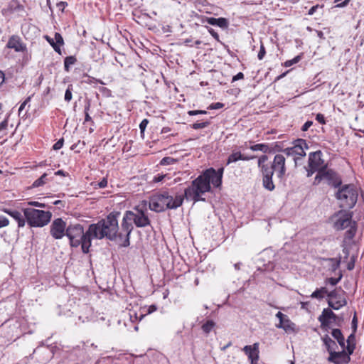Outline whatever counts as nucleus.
Wrapping results in <instances>:
<instances>
[{
	"instance_id": "nucleus-46",
	"label": "nucleus",
	"mask_w": 364,
	"mask_h": 364,
	"mask_svg": "<svg viewBox=\"0 0 364 364\" xmlns=\"http://www.w3.org/2000/svg\"><path fill=\"white\" fill-rule=\"evenodd\" d=\"M223 107H224V104H223L221 102H216V103L211 104L208 107V109H218L223 108Z\"/></svg>"
},
{
	"instance_id": "nucleus-24",
	"label": "nucleus",
	"mask_w": 364,
	"mask_h": 364,
	"mask_svg": "<svg viewBox=\"0 0 364 364\" xmlns=\"http://www.w3.org/2000/svg\"><path fill=\"white\" fill-rule=\"evenodd\" d=\"M338 354H339V355H338V361L336 362V364H348L350 361V357L345 350L338 352Z\"/></svg>"
},
{
	"instance_id": "nucleus-31",
	"label": "nucleus",
	"mask_w": 364,
	"mask_h": 364,
	"mask_svg": "<svg viewBox=\"0 0 364 364\" xmlns=\"http://www.w3.org/2000/svg\"><path fill=\"white\" fill-rule=\"evenodd\" d=\"M215 326V323L213 321H208L206 323L203 324L202 329L205 333H210Z\"/></svg>"
},
{
	"instance_id": "nucleus-38",
	"label": "nucleus",
	"mask_w": 364,
	"mask_h": 364,
	"mask_svg": "<svg viewBox=\"0 0 364 364\" xmlns=\"http://www.w3.org/2000/svg\"><path fill=\"white\" fill-rule=\"evenodd\" d=\"M55 43L60 47L64 44L63 38L59 33H55L54 36Z\"/></svg>"
},
{
	"instance_id": "nucleus-15",
	"label": "nucleus",
	"mask_w": 364,
	"mask_h": 364,
	"mask_svg": "<svg viewBox=\"0 0 364 364\" xmlns=\"http://www.w3.org/2000/svg\"><path fill=\"white\" fill-rule=\"evenodd\" d=\"M1 12L5 16L14 14H17V15L21 16L22 13L24 12V7L20 4L18 1L13 0L9 4L6 8L2 9Z\"/></svg>"
},
{
	"instance_id": "nucleus-35",
	"label": "nucleus",
	"mask_w": 364,
	"mask_h": 364,
	"mask_svg": "<svg viewBox=\"0 0 364 364\" xmlns=\"http://www.w3.org/2000/svg\"><path fill=\"white\" fill-rule=\"evenodd\" d=\"M301 56L297 55L295 58H294L292 60H287L284 63V66L290 67V66L293 65L294 64L299 63L301 60Z\"/></svg>"
},
{
	"instance_id": "nucleus-19",
	"label": "nucleus",
	"mask_w": 364,
	"mask_h": 364,
	"mask_svg": "<svg viewBox=\"0 0 364 364\" xmlns=\"http://www.w3.org/2000/svg\"><path fill=\"white\" fill-rule=\"evenodd\" d=\"M203 21L212 26H217L222 29H227L229 26V21L223 17L218 18L213 17H206Z\"/></svg>"
},
{
	"instance_id": "nucleus-1",
	"label": "nucleus",
	"mask_w": 364,
	"mask_h": 364,
	"mask_svg": "<svg viewBox=\"0 0 364 364\" xmlns=\"http://www.w3.org/2000/svg\"><path fill=\"white\" fill-rule=\"evenodd\" d=\"M119 211L111 212L105 218L99 220L97 223L90 225V232L93 239L102 240L107 238L111 241H117L120 246L127 247L130 245H125L124 232L119 226L118 218Z\"/></svg>"
},
{
	"instance_id": "nucleus-21",
	"label": "nucleus",
	"mask_w": 364,
	"mask_h": 364,
	"mask_svg": "<svg viewBox=\"0 0 364 364\" xmlns=\"http://www.w3.org/2000/svg\"><path fill=\"white\" fill-rule=\"evenodd\" d=\"M293 147L294 151L295 156H306V152L304 149H308V146L306 143V141L304 139H298L296 141V144Z\"/></svg>"
},
{
	"instance_id": "nucleus-55",
	"label": "nucleus",
	"mask_w": 364,
	"mask_h": 364,
	"mask_svg": "<svg viewBox=\"0 0 364 364\" xmlns=\"http://www.w3.org/2000/svg\"><path fill=\"white\" fill-rule=\"evenodd\" d=\"M341 279V277L339 278H333V277H331V278H328V282L331 284L332 286H335L336 285L338 282L340 281Z\"/></svg>"
},
{
	"instance_id": "nucleus-64",
	"label": "nucleus",
	"mask_w": 364,
	"mask_h": 364,
	"mask_svg": "<svg viewBox=\"0 0 364 364\" xmlns=\"http://www.w3.org/2000/svg\"><path fill=\"white\" fill-rule=\"evenodd\" d=\"M318 7H319V5H318V4H317V5H315V6H312V7L309 9V12H308V14H309V15H310V16L313 15V14L316 12V9H317Z\"/></svg>"
},
{
	"instance_id": "nucleus-39",
	"label": "nucleus",
	"mask_w": 364,
	"mask_h": 364,
	"mask_svg": "<svg viewBox=\"0 0 364 364\" xmlns=\"http://www.w3.org/2000/svg\"><path fill=\"white\" fill-rule=\"evenodd\" d=\"M9 225V219L4 215H0V228L7 227Z\"/></svg>"
},
{
	"instance_id": "nucleus-63",
	"label": "nucleus",
	"mask_w": 364,
	"mask_h": 364,
	"mask_svg": "<svg viewBox=\"0 0 364 364\" xmlns=\"http://www.w3.org/2000/svg\"><path fill=\"white\" fill-rule=\"evenodd\" d=\"M165 176H166L165 175H158L157 176L154 177V178L153 179V181L155 183L162 181L163 179L165 178Z\"/></svg>"
},
{
	"instance_id": "nucleus-14",
	"label": "nucleus",
	"mask_w": 364,
	"mask_h": 364,
	"mask_svg": "<svg viewBox=\"0 0 364 364\" xmlns=\"http://www.w3.org/2000/svg\"><path fill=\"white\" fill-rule=\"evenodd\" d=\"M6 47L14 49L16 52H26L27 50L26 45L16 35H13L9 38Z\"/></svg>"
},
{
	"instance_id": "nucleus-27",
	"label": "nucleus",
	"mask_w": 364,
	"mask_h": 364,
	"mask_svg": "<svg viewBox=\"0 0 364 364\" xmlns=\"http://www.w3.org/2000/svg\"><path fill=\"white\" fill-rule=\"evenodd\" d=\"M77 62V59L75 56H68L64 60V68L65 70L69 71L70 66L74 65Z\"/></svg>"
},
{
	"instance_id": "nucleus-3",
	"label": "nucleus",
	"mask_w": 364,
	"mask_h": 364,
	"mask_svg": "<svg viewBox=\"0 0 364 364\" xmlns=\"http://www.w3.org/2000/svg\"><path fill=\"white\" fill-rule=\"evenodd\" d=\"M267 159L268 156L267 155H262L258 159V166L260 168L262 175V185L264 188L269 191H272L275 188L272 181L274 173L279 179H282L286 174V159L284 154H278L274 156L271 164H265Z\"/></svg>"
},
{
	"instance_id": "nucleus-34",
	"label": "nucleus",
	"mask_w": 364,
	"mask_h": 364,
	"mask_svg": "<svg viewBox=\"0 0 364 364\" xmlns=\"http://www.w3.org/2000/svg\"><path fill=\"white\" fill-rule=\"evenodd\" d=\"M210 124L209 122H196L191 125L192 128L194 129H200L207 127Z\"/></svg>"
},
{
	"instance_id": "nucleus-49",
	"label": "nucleus",
	"mask_w": 364,
	"mask_h": 364,
	"mask_svg": "<svg viewBox=\"0 0 364 364\" xmlns=\"http://www.w3.org/2000/svg\"><path fill=\"white\" fill-rule=\"evenodd\" d=\"M355 348V344H347L346 352L350 356V355L353 354Z\"/></svg>"
},
{
	"instance_id": "nucleus-33",
	"label": "nucleus",
	"mask_w": 364,
	"mask_h": 364,
	"mask_svg": "<svg viewBox=\"0 0 364 364\" xmlns=\"http://www.w3.org/2000/svg\"><path fill=\"white\" fill-rule=\"evenodd\" d=\"M328 352L329 353V357L328 358V360L329 362L336 364V362L338 361V355H339V354H338V352H336V350H329Z\"/></svg>"
},
{
	"instance_id": "nucleus-37",
	"label": "nucleus",
	"mask_w": 364,
	"mask_h": 364,
	"mask_svg": "<svg viewBox=\"0 0 364 364\" xmlns=\"http://www.w3.org/2000/svg\"><path fill=\"white\" fill-rule=\"evenodd\" d=\"M72 85H69L65 93V100L66 102H70L72 100Z\"/></svg>"
},
{
	"instance_id": "nucleus-18",
	"label": "nucleus",
	"mask_w": 364,
	"mask_h": 364,
	"mask_svg": "<svg viewBox=\"0 0 364 364\" xmlns=\"http://www.w3.org/2000/svg\"><path fill=\"white\" fill-rule=\"evenodd\" d=\"M2 211L16 220L18 223V228H23L25 226L26 220L24 215H23L21 212L8 208H4Z\"/></svg>"
},
{
	"instance_id": "nucleus-47",
	"label": "nucleus",
	"mask_w": 364,
	"mask_h": 364,
	"mask_svg": "<svg viewBox=\"0 0 364 364\" xmlns=\"http://www.w3.org/2000/svg\"><path fill=\"white\" fill-rule=\"evenodd\" d=\"M31 97H28L24 102L20 105V107L18 109V114L20 115L22 110L24 109L25 106L31 101Z\"/></svg>"
},
{
	"instance_id": "nucleus-11",
	"label": "nucleus",
	"mask_w": 364,
	"mask_h": 364,
	"mask_svg": "<svg viewBox=\"0 0 364 364\" xmlns=\"http://www.w3.org/2000/svg\"><path fill=\"white\" fill-rule=\"evenodd\" d=\"M67 227L66 223L62 218H56L50 225V235L56 240L61 239L66 234Z\"/></svg>"
},
{
	"instance_id": "nucleus-23",
	"label": "nucleus",
	"mask_w": 364,
	"mask_h": 364,
	"mask_svg": "<svg viewBox=\"0 0 364 364\" xmlns=\"http://www.w3.org/2000/svg\"><path fill=\"white\" fill-rule=\"evenodd\" d=\"M323 344L325 345L328 351L336 350L338 348L336 343L332 340L328 335H324L321 338Z\"/></svg>"
},
{
	"instance_id": "nucleus-2",
	"label": "nucleus",
	"mask_w": 364,
	"mask_h": 364,
	"mask_svg": "<svg viewBox=\"0 0 364 364\" xmlns=\"http://www.w3.org/2000/svg\"><path fill=\"white\" fill-rule=\"evenodd\" d=\"M223 168L215 171L210 168L205 170L202 174L198 176L191 182V185L185 189V196L187 200H192L193 203L205 201L202 196L211 191L212 183L215 187H220L222 183Z\"/></svg>"
},
{
	"instance_id": "nucleus-62",
	"label": "nucleus",
	"mask_w": 364,
	"mask_h": 364,
	"mask_svg": "<svg viewBox=\"0 0 364 364\" xmlns=\"http://www.w3.org/2000/svg\"><path fill=\"white\" fill-rule=\"evenodd\" d=\"M276 316L277 318H279V322L282 321L284 319L286 318V317H287V315L282 314L281 311H278L276 314Z\"/></svg>"
},
{
	"instance_id": "nucleus-12",
	"label": "nucleus",
	"mask_w": 364,
	"mask_h": 364,
	"mask_svg": "<svg viewBox=\"0 0 364 364\" xmlns=\"http://www.w3.org/2000/svg\"><path fill=\"white\" fill-rule=\"evenodd\" d=\"M343 293L341 294L338 291L333 290L328 294V305L334 310H338L341 307L347 304L346 298L343 296Z\"/></svg>"
},
{
	"instance_id": "nucleus-17",
	"label": "nucleus",
	"mask_w": 364,
	"mask_h": 364,
	"mask_svg": "<svg viewBox=\"0 0 364 364\" xmlns=\"http://www.w3.org/2000/svg\"><path fill=\"white\" fill-rule=\"evenodd\" d=\"M336 318L337 316L331 309L327 308L323 310L318 319L321 323V327L327 329V328H329L330 319L336 320Z\"/></svg>"
},
{
	"instance_id": "nucleus-8",
	"label": "nucleus",
	"mask_w": 364,
	"mask_h": 364,
	"mask_svg": "<svg viewBox=\"0 0 364 364\" xmlns=\"http://www.w3.org/2000/svg\"><path fill=\"white\" fill-rule=\"evenodd\" d=\"M358 196L357 188L351 184L343 186L336 194L339 200V206L343 209L353 208L357 203Z\"/></svg>"
},
{
	"instance_id": "nucleus-41",
	"label": "nucleus",
	"mask_w": 364,
	"mask_h": 364,
	"mask_svg": "<svg viewBox=\"0 0 364 364\" xmlns=\"http://www.w3.org/2000/svg\"><path fill=\"white\" fill-rule=\"evenodd\" d=\"M90 102H88L85 107V122H90V121H92V118L89 115V113H88V111L90 109Z\"/></svg>"
},
{
	"instance_id": "nucleus-52",
	"label": "nucleus",
	"mask_w": 364,
	"mask_h": 364,
	"mask_svg": "<svg viewBox=\"0 0 364 364\" xmlns=\"http://www.w3.org/2000/svg\"><path fill=\"white\" fill-rule=\"evenodd\" d=\"M316 119L321 124H326L325 117L323 114L321 113L316 114Z\"/></svg>"
},
{
	"instance_id": "nucleus-26",
	"label": "nucleus",
	"mask_w": 364,
	"mask_h": 364,
	"mask_svg": "<svg viewBox=\"0 0 364 364\" xmlns=\"http://www.w3.org/2000/svg\"><path fill=\"white\" fill-rule=\"evenodd\" d=\"M326 294H328L327 289L326 287H321L314 291L311 295V296L312 298L322 299L323 298V296Z\"/></svg>"
},
{
	"instance_id": "nucleus-53",
	"label": "nucleus",
	"mask_w": 364,
	"mask_h": 364,
	"mask_svg": "<svg viewBox=\"0 0 364 364\" xmlns=\"http://www.w3.org/2000/svg\"><path fill=\"white\" fill-rule=\"evenodd\" d=\"M347 344H355V336L354 333H352L347 338Z\"/></svg>"
},
{
	"instance_id": "nucleus-13",
	"label": "nucleus",
	"mask_w": 364,
	"mask_h": 364,
	"mask_svg": "<svg viewBox=\"0 0 364 364\" xmlns=\"http://www.w3.org/2000/svg\"><path fill=\"white\" fill-rule=\"evenodd\" d=\"M321 156V151L310 153L308 159L309 167H314V169H318V172L320 170H324L327 167V164H324Z\"/></svg>"
},
{
	"instance_id": "nucleus-43",
	"label": "nucleus",
	"mask_w": 364,
	"mask_h": 364,
	"mask_svg": "<svg viewBox=\"0 0 364 364\" xmlns=\"http://www.w3.org/2000/svg\"><path fill=\"white\" fill-rule=\"evenodd\" d=\"M282 152L287 156H295L293 147L286 148L282 151Z\"/></svg>"
},
{
	"instance_id": "nucleus-59",
	"label": "nucleus",
	"mask_w": 364,
	"mask_h": 364,
	"mask_svg": "<svg viewBox=\"0 0 364 364\" xmlns=\"http://www.w3.org/2000/svg\"><path fill=\"white\" fill-rule=\"evenodd\" d=\"M244 78V74L241 72L238 73L236 75L232 77V82L237 81Z\"/></svg>"
},
{
	"instance_id": "nucleus-6",
	"label": "nucleus",
	"mask_w": 364,
	"mask_h": 364,
	"mask_svg": "<svg viewBox=\"0 0 364 364\" xmlns=\"http://www.w3.org/2000/svg\"><path fill=\"white\" fill-rule=\"evenodd\" d=\"M353 213L343 208L331 217V220L333 222V228L336 230H342L349 228L346 232L348 239H352L355 234L356 227L355 222L352 220Z\"/></svg>"
},
{
	"instance_id": "nucleus-61",
	"label": "nucleus",
	"mask_w": 364,
	"mask_h": 364,
	"mask_svg": "<svg viewBox=\"0 0 364 364\" xmlns=\"http://www.w3.org/2000/svg\"><path fill=\"white\" fill-rule=\"evenodd\" d=\"M306 171H307V174H306L307 177L311 176L316 171L318 173V170L314 169V167H309V168L307 169Z\"/></svg>"
},
{
	"instance_id": "nucleus-9",
	"label": "nucleus",
	"mask_w": 364,
	"mask_h": 364,
	"mask_svg": "<svg viewBox=\"0 0 364 364\" xmlns=\"http://www.w3.org/2000/svg\"><path fill=\"white\" fill-rule=\"evenodd\" d=\"M326 181L328 185L333 186L335 188L338 187L341 183V178L337 173L332 169H328L327 167L324 170H320L319 173H317L314 185H318L321 181Z\"/></svg>"
},
{
	"instance_id": "nucleus-57",
	"label": "nucleus",
	"mask_w": 364,
	"mask_h": 364,
	"mask_svg": "<svg viewBox=\"0 0 364 364\" xmlns=\"http://www.w3.org/2000/svg\"><path fill=\"white\" fill-rule=\"evenodd\" d=\"M98 187L100 188H105L107 186V180L106 178H103L101 181H100L97 184Z\"/></svg>"
},
{
	"instance_id": "nucleus-4",
	"label": "nucleus",
	"mask_w": 364,
	"mask_h": 364,
	"mask_svg": "<svg viewBox=\"0 0 364 364\" xmlns=\"http://www.w3.org/2000/svg\"><path fill=\"white\" fill-rule=\"evenodd\" d=\"M136 228H145L151 225V220L147 214V202L143 200L141 204L134 208V210H127L122 220V229L124 233L125 245H130V235Z\"/></svg>"
},
{
	"instance_id": "nucleus-56",
	"label": "nucleus",
	"mask_w": 364,
	"mask_h": 364,
	"mask_svg": "<svg viewBox=\"0 0 364 364\" xmlns=\"http://www.w3.org/2000/svg\"><path fill=\"white\" fill-rule=\"evenodd\" d=\"M313 122L311 121H307L304 123V124L301 127V130L303 132H306L309 129V128L312 125Z\"/></svg>"
},
{
	"instance_id": "nucleus-16",
	"label": "nucleus",
	"mask_w": 364,
	"mask_h": 364,
	"mask_svg": "<svg viewBox=\"0 0 364 364\" xmlns=\"http://www.w3.org/2000/svg\"><path fill=\"white\" fill-rule=\"evenodd\" d=\"M242 350L248 356L251 364H257L259 359V343H255L252 346H245Z\"/></svg>"
},
{
	"instance_id": "nucleus-5",
	"label": "nucleus",
	"mask_w": 364,
	"mask_h": 364,
	"mask_svg": "<svg viewBox=\"0 0 364 364\" xmlns=\"http://www.w3.org/2000/svg\"><path fill=\"white\" fill-rule=\"evenodd\" d=\"M89 232L90 226L85 232L82 225L70 224L66 228L65 235L69 238L71 247H77L81 245L82 252L87 254L90 252L93 239L92 232Z\"/></svg>"
},
{
	"instance_id": "nucleus-51",
	"label": "nucleus",
	"mask_w": 364,
	"mask_h": 364,
	"mask_svg": "<svg viewBox=\"0 0 364 364\" xmlns=\"http://www.w3.org/2000/svg\"><path fill=\"white\" fill-rule=\"evenodd\" d=\"M149 123V120L146 119H144L141 121V122L139 124V129L141 130V132L143 133Z\"/></svg>"
},
{
	"instance_id": "nucleus-58",
	"label": "nucleus",
	"mask_w": 364,
	"mask_h": 364,
	"mask_svg": "<svg viewBox=\"0 0 364 364\" xmlns=\"http://www.w3.org/2000/svg\"><path fill=\"white\" fill-rule=\"evenodd\" d=\"M8 127V119H6L0 123V132L5 130Z\"/></svg>"
},
{
	"instance_id": "nucleus-36",
	"label": "nucleus",
	"mask_w": 364,
	"mask_h": 364,
	"mask_svg": "<svg viewBox=\"0 0 364 364\" xmlns=\"http://www.w3.org/2000/svg\"><path fill=\"white\" fill-rule=\"evenodd\" d=\"M331 335L336 341H338L344 337L341 331L338 328L333 329L331 331Z\"/></svg>"
},
{
	"instance_id": "nucleus-50",
	"label": "nucleus",
	"mask_w": 364,
	"mask_h": 364,
	"mask_svg": "<svg viewBox=\"0 0 364 364\" xmlns=\"http://www.w3.org/2000/svg\"><path fill=\"white\" fill-rule=\"evenodd\" d=\"M208 32L210 33V35L217 41H220V37L217 32H215L212 28L207 27Z\"/></svg>"
},
{
	"instance_id": "nucleus-48",
	"label": "nucleus",
	"mask_w": 364,
	"mask_h": 364,
	"mask_svg": "<svg viewBox=\"0 0 364 364\" xmlns=\"http://www.w3.org/2000/svg\"><path fill=\"white\" fill-rule=\"evenodd\" d=\"M205 114L207 112L205 110H190L188 112V114L190 116L196 115V114Z\"/></svg>"
},
{
	"instance_id": "nucleus-25",
	"label": "nucleus",
	"mask_w": 364,
	"mask_h": 364,
	"mask_svg": "<svg viewBox=\"0 0 364 364\" xmlns=\"http://www.w3.org/2000/svg\"><path fill=\"white\" fill-rule=\"evenodd\" d=\"M48 173H44L39 178L33 182L32 186L36 188L45 185L48 181Z\"/></svg>"
},
{
	"instance_id": "nucleus-42",
	"label": "nucleus",
	"mask_w": 364,
	"mask_h": 364,
	"mask_svg": "<svg viewBox=\"0 0 364 364\" xmlns=\"http://www.w3.org/2000/svg\"><path fill=\"white\" fill-rule=\"evenodd\" d=\"M350 0H335V3L337 4L336 7L343 8L345 7L349 2Z\"/></svg>"
},
{
	"instance_id": "nucleus-7",
	"label": "nucleus",
	"mask_w": 364,
	"mask_h": 364,
	"mask_svg": "<svg viewBox=\"0 0 364 364\" xmlns=\"http://www.w3.org/2000/svg\"><path fill=\"white\" fill-rule=\"evenodd\" d=\"M22 210L26 223L31 227H43L48 224L52 217V213L50 211L38 210L33 208H23Z\"/></svg>"
},
{
	"instance_id": "nucleus-54",
	"label": "nucleus",
	"mask_w": 364,
	"mask_h": 364,
	"mask_svg": "<svg viewBox=\"0 0 364 364\" xmlns=\"http://www.w3.org/2000/svg\"><path fill=\"white\" fill-rule=\"evenodd\" d=\"M355 267V258L354 256H353L350 259V261L347 264V269L348 270H353Z\"/></svg>"
},
{
	"instance_id": "nucleus-30",
	"label": "nucleus",
	"mask_w": 364,
	"mask_h": 364,
	"mask_svg": "<svg viewBox=\"0 0 364 364\" xmlns=\"http://www.w3.org/2000/svg\"><path fill=\"white\" fill-rule=\"evenodd\" d=\"M44 38L46 40L50 43V45L53 47L54 50L58 53L60 54V47L55 43V40L50 38L48 36H45Z\"/></svg>"
},
{
	"instance_id": "nucleus-60",
	"label": "nucleus",
	"mask_w": 364,
	"mask_h": 364,
	"mask_svg": "<svg viewBox=\"0 0 364 364\" xmlns=\"http://www.w3.org/2000/svg\"><path fill=\"white\" fill-rule=\"evenodd\" d=\"M66 5H67V4L64 1H60V2L57 3V4H56L58 9L61 11H64Z\"/></svg>"
},
{
	"instance_id": "nucleus-29",
	"label": "nucleus",
	"mask_w": 364,
	"mask_h": 364,
	"mask_svg": "<svg viewBox=\"0 0 364 364\" xmlns=\"http://www.w3.org/2000/svg\"><path fill=\"white\" fill-rule=\"evenodd\" d=\"M178 161V159L176 158H173L171 156H166V157L163 158L161 160L160 164L163 165V166H166V165L176 164Z\"/></svg>"
},
{
	"instance_id": "nucleus-10",
	"label": "nucleus",
	"mask_w": 364,
	"mask_h": 364,
	"mask_svg": "<svg viewBox=\"0 0 364 364\" xmlns=\"http://www.w3.org/2000/svg\"><path fill=\"white\" fill-rule=\"evenodd\" d=\"M156 196L164 210L166 209H176L183 204V199L184 198H186L185 194L176 195L175 197H173L166 191Z\"/></svg>"
},
{
	"instance_id": "nucleus-28",
	"label": "nucleus",
	"mask_w": 364,
	"mask_h": 364,
	"mask_svg": "<svg viewBox=\"0 0 364 364\" xmlns=\"http://www.w3.org/2000/svg\"><path fill=\"white\" fill-rule=\"evenodd\" d=\"M242 154L240 151H233L228 157L227 164L241 160Z\"/></svg>"
},
{
	"instance_id": "nucleus-44",
	"label": "nucleus",
	"mask_w": 364,
	"mask_h": 364,
	"mask_svg": "<svg viewBox=\"0 0 364 364\" xmlns=\"http://www.w3.org/2000/svg\"><path fill=\"white\" fill-rule=\"evenodd\" d=\"M27 204L31 206L38 207V208H46V206L45 203H41L38 201H28L27 203Z\"/></svg>"
},
{
	"instance_id": "nucleus-22",
	"label": "nucleus",
	"mask_w": 364,
	"mask_h": 364,
	"mask_svg": "<svg viewBox=\"0 0 364 364\" xmlns=\"http://www.w3.org/2000/svg\"><path fill=\"white\" fill-rule=\"evenodd\" d=\"M149 208L151 210L158 212V213L162 212L164 210L163 208V206H161L156 195H155L149 201Z\"/></svg>"
},
{
	"instance_id": "nucleus-20",
	"label": "nucleus",
	"mask_w": 364,
	"mask_h": 364,
	"mask_svg": "<svg viewBox=\"0 0 364 364\" xmlns=\"http://www.w3.org/2000/svg\"><path fill=\"white\" fill-rule=\"evenodd\" d=\"M278 328H282L286 333H291L296 332V325L289 317H286L282 321L276 325Z\"/></svg>"
},
{
	"instance_id": "nucleus-40",
	"label": "nucleus",
	"mask_w": 364,
	"mask_h": 364,
	"mask_svg": "<svg viewBox=\"0 0 364 364\" xmlns=\"http://www.w3.org/2000/svg\"><path fill=\"white\" fill-rule=\"evenodd\" d=\"M265 53H266L265 48H264L263 43H261L259 51L257 55L258 59L262 60L265 55Z\"/></svg>"
},
{
	"instance_id": "nucleus-45",
	"label": "nucleus",
	"mask_w": 364,
	"mask_h": 364,
	"mask_svg": "<svg viewBox=\"0 0 364 364\" xmlns=\"http://www.w3.org/2000/svg\"><path fill=\"white\" fill-rule=\"evenodd\" d=\"M64 139L63 138L60 139L53 146L54 150H59L63 146Z\"/></svg>"
},
{
	"instance_id": "nucleus-32",
	"label": "nucleus",
	"mask_w": 364,
	"mask_h": 364,
	"mask_svg": "<svg viewBox=\"0 0 364 364\" xmlns=\"http://www.w3.org/2000/svg\"><path fill=\"white\" fill-rule=\"evenodd\" d=\"M250 149L252 151H261L266 152L268 149V146L264 144H257L250 146Z\"/></svg>"
}]
</instances>
